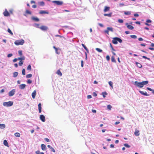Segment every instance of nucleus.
Masks as SVG:
<instances>
[{"label": "nucleus", "mask_w": 154, "mask_h": 154, "mask_svg": "<svg viewBox=\"0 0 154 154\" xmlns=\"http://www.w3.org/2000/svg\"><path fill=\"white\" fill-rule=\"evenodd\" d=\"M24 43V41L23 39L21 40H17L14 42V44L17 45H23Z\"/></svg>", "instance_id": "f257e3e1"}, {"label": "nucleus", "mask_w": 154, "mask_h": 154, "mask_svg": "<svg viewBox=\"0 0 154 154\" xmlns=\"http://www.w3.org/2000/svg\"><path fill=\"white\" fill-rule=\"evenodd\" d=\"M13 102L11 101H9L8 102H4L3 105L4 106L9 107L13 105Z\"/></svg>", "instance_id": "f03ea898"}, {"label": "nucleus", "mask_w": 154, "mask_h": 154, "mask_svg": "<svg viewBox=\"0 0 154 154\" xmlns=\"http://www.w3.org/2000/svg\"><path fill=\"white\" fill-rule=\"evenodd\" d=\"M52 2L56 5L59 6H61L63 4V2L60 1H53Z\"/></svg>", "instance_id": "7ed1b4c3"}, {"label": "nucleus", "mask_w": 154, "mask_h": 154, "mask_svg": "<svg viewBox=\"0 0 154 154\" xmlns=\"http://www.w3.org/2000/svg\"><path fill=\"white\" fill-rule=\"evenodd\" d=\"M133 84L134 85L140 88H142L143 86L142 82L135 81L134 82Z\"/></svg>", "instance_id": "20e7f679"}, {"label": "nucleus", "mask_w": 154, "mask_h": 154, "mask_svg": "<svg viewBox=\"0 0 154 154\" xmlns=\"http://www.w3.org/2000/svg\"><path fill=\"white\" fill-rule=\"evenodd\" d=\"M16 90L15 89H13L9 92L8 95L10 97H12L13 96Z\"/></svg>", "instance_id": "39448f33"}, {"label": "nucleus", "mask_w": 154, "mask_h": 154, "mask_svg": "<svg viewBox=\"0 0 154 154\" xmlns=\"http://www.w3.org/2000/svg\"><path fill=\"white\" fill-rule=\"evenodd\" d=\"M40 29H41L42 30L45 31L47 30L48 29V27L46 26H42L40 27Z\"/></svg>", "instance_id": "423d86ee"}, {"label": "nucleus", "mask_w": 154, "mask_h": 154, "mask_svg": "<svg viewBox=\"0 0 154 154\" xmlns=\"http://www.w3.org/2000/svg\"><path fill=\"white\" fill-rule=\"evenodd\" d=\"M31 19L33 21L35 22H38L39 21V19L37 17L32 16L31 17Z\"/></svg>", "instance_id": "0eeeda50"}, {"label": "nucleus", "mask_w": 154, "mask_h": 154, "mask_svg": "<svg viewBox=\"0 0 154 154\" xmlns=\"http://www.w3.org/2000/svg\"><path fill=\"white\" fill-rule=\"evenodd\" d=\"M117 37H116L113 38L112 42L113 44L116 45L118 44V41L117 39Z\"/></svg>", "instance_id": "6e6552de"}, {"label": "nucleus", "mask_w": 154, "mask_h": 154, "mask_svg": "<svg viewBox=\"0 0 154 154\" xmlns=\"http://www.w3.org/2000/svg\"><path fill=\"white\" fill-rule=\"evenodd\" d=\"M125 25L127 26V28L130 30H132L134 29V27L133 26L131 25H129L128 23H126Z\"/></svg>", "instance_id": "1a4fd4ad"}, {"label": "nucleus", "mask_w": 154, "mask_h": 154, "mask_svg": "<svg viewBox=\"0 0 154 154\" xmlns=\"http://www.w3.org/2000/svg\"><path fill=\"white\" fill-rule=\"evenodd\" d=\"M40 119L42 122H45V117L43 115H41L40 116Z\"/></svg>", "instance_id": "9d476101"}, {"label": "nucleus", "mask_w": 154, "mask_h": 154, "mask_svg": "<svg viewBox=\"0 0 154 154\" xmlns=\"http://www.w3.org/2000/svg\"><path fill=\"white\" fill-rule=\"evenodd\" d=\"M3 14L5 16L8 17L9 16L10 14L7 10L5 9V11L3 12Z\"/></svg>", "instance_id": "9b49d317"}, {"label": "nucleus", "mask_w": 154, "mask_h": 154, "mask_svg": "<svg viewBox=\"0 0 154 154\" xmlns=\"http://www.w3.org/2000/svg\"><path fill=\"white\" fill-rule=\"evenodd\" d=\"M26 86V85L25 84H22L19 86V87L20 89L23 90L25 88Z\"/></svg>", "instance_id": "f8f14e48"}, {"label": "nucleus", "mask_w": 154, "mask_h": 154, "mask_svg": "<svg viewBox=\"0 0 154 154\" xmlns=\"http://www.w3.org/2000/svg\"><path fill=\"white\" fill-rule=\"evenodd\" d=\"M139 93H140L141 94H142L143 95L146 96H149V95L146 92H144L143 91H142L140 90L139 91Z\"/></svg>", "instance_id": "ddd939ff"}, {"label": "nucleus", "mask_w": 154, "mask_h": 154, "mask_svg": "<svg viewBox=\"0 0 154 154\" xmlns=\"http://www.w3.org/2000/svg\"><path fill=\"white\" fill-rule=\"evenodd\" d=\"M47 147L49 149H50V150L52 151V152H55V149H54L52 147H51L50 145H48L47 146Z\"/></svg>", "instance_id": "4468645a"}, {"label": "nucleus", "mask_w": 154, "mask_h": 154, "mask_svg": "<svg viewBox=\"0 0 154 154\" xmlns=\"http://www.w3.org/2000/svg\"><path fill=\"white\" fill-rule=\"evenodd\" d=\"M39 13L40 14H48L49 13L48 12L45 11L41 10L40 11Z\"/></svg>", "instance_id": "2eb2a0df"}, {"label": "nucleus", "mask_w": 154, "mask_h": 154, "mask_svg": "<svg viewBox=\"0 0 154 154\" xmlns=\"http://www.w3.org/2000/svg\"><path fill=\"white\" fill-rule=\"evenodd\" d=\"M41 149L43 150H45L47 148L46 146L44 144H42L41 145Z\"/></svg>", "instance_id": "dca6fc26"}, {"label": "nucleus", "mask_w": 154, "mask_h": 154, "mask_svg": "<svg viewBox=\"0 0 154 154\" xmlns=\"http://www.w3.org/2000/svg\"><path fill=\"white\" fill-rule=\"evenodd\" d=\"M134 134L136 136H139L140 135L139 131H138V130L135 131L134 132Z\"/></svg>", "instance_id": "f3484780"}, {"label": "nucleus", "mask_w": 154, "mask_h": 154, "mask_svg": "<svg viewBox=\"0 0 154 154\" xmlns=\"http://www.w3.org/2000/svg\"><path fill=\"white\" fill-rule=\"evenodd\" d=\"M32 26L34 27L40 29V27H39V24L35 23L32 25Z\"/></svg>", "instance_id": "a211bd4d"}, {"label": "nucleus", "mask_w": 154, "mask_h": 154, "mask_svg": "<svg viewBox=\"0 0 154 154\" xmlns=\"http://www.w3.org/2000/svg\"><path fill=\"white\" fill-rule=\"evenodd\" d=\"M135 63L136 64L137 66L139 68H141L142 66L141 64L139 63L136 62Z\"/></svg>", "instance_id": "6ab92c4d"}, {"label": "nucleus", "mask_w": 154, "mask_h": 154, "mask_svg": "<svg viewBox=\"0 0 154 154\" xmlns=\"http://www.w3.org/2000/svg\"><path fill=\"white\" fill-rule=\"evenodd\" d=\"M36 91H34L32 93V98L33 99L35 98V96L36 95Z\"/></svg>", "instance_id": "aec40b11"}, {"label": "nucleus", "mask_w": 154, "mask_h": 154, "mask_svg": "<svg viewBox=\"0 0 154 154\" xmlns=\"http://www.w3.org/2000/svg\"><path fill=\"white\" fill-rule=\"evenodd\" d=\"M124 13L125 15H129L131 14V12L130 11H124Z\"/></svg>", "instance_id": "412c9836"}, {"label": "nucleus", "mask_w": 154, "mask_h": 154, "mask_svg": "<svg viewBox=\"0 0 154 154\" xmlns=\"http://www.w3.org/2000/svg\"><path fill=\"white\" fill-rule=\"evenodd\" d=\"M110 8L107 6H105V8L104 10V11L105 12H107L109 11Z\"/></svg>", "instance_id": "4be33fe9"}, {"label": "nucleus", "mask_w": 154, "mask_h": 154, "mask_svg": "<svg viewBox=\"0 0 154 154\" xmlns=\"http://www.w3.org/2000/svg\"><path fill=\"white\" fill-rule=\"evenodd\" d=\"M3 144L4 145L7 146H8V143L6 140H4L3 142Z\"/></svg>", "instance_id": "5701e85b"}, {"label": "nucleus", "mask_w": 154, "mask_h": 154, "mask_svg": "<svg viewBox=\"0 0 154 154\" xmlns=\"http://www.w3.org/2000/svg\"><path fill=\"white\" fill-rule=\"evenodd\" d=\"M148 82H149L148 81H143L142 82V83L143 86H144V85L147 84L148 83Z\"/></svg>", "instance_id": "b1692460"}, {"label": "nucleus", "mask_w": 154, "mask_h": 154, "mask_svg": "<svg viewBox=\"0 0 154 154\" xmlns=\"http://www.w3.org/2000/svg\"><path fill=\"white\" fill-rule=\"evenodd\" d=\"M112 13H110L109 14H104V15L105 16H108L109 17H111L112 15Z\"/></svg>", "instance_id": "393cba45"}, {"label": "nucleus", "mask_w": 154, "mask_h": 154, "mask_svg": "<svg viewBox=\"0 0 154 154\" xmlns=\"http://www.w3.org/2000/svg\"><path fill=\"white\" fill-rule=\"evenodd\" d=\"M18 72H15L13 74V77L14 78L17 77L18 75Z\"/></svg>", "instance_id": "a878e982"}, {"label": "nucleus", "mask_w": 154, "mask_h": 154, "mask_svg": "<svg viewBox=\"0 0 154 154\" xmlns=\"http://www.w3.org/2000/svg\"><path fill=\"white\" fill-rule=\"evenodd\" d=\"M56 73L60 76H61L62 75V73L60 70H58L57 71Z\"/></svg>", "instance_id": "bb28decb"}, {"label": "nucleus", "mask_w": 154, "mask_h": 154, "mask_svg": "<svg viewBox=\"0 0 154 154\" xmlns=\"http://www.w3.org/2000/svg\"><path fill=\"white\" fill-rule=\"evenodd\" d=\"M5 127V125L4 124H0V128L1 129H3Z\"/></svg>", "instance_id": "cd10ccee"}, {"label": "nucleus", "mask_w": 154, "mask_h": 154, "mask_svg": "<svg viewBox=\"0 0 154 154\" xmlns=\"http://www.w3.org/2000/svg\"><path fill=\"white\" fill-rule=\"evenodd\" d=\"M18 60H20V61H22V60H23L25 59V57L24 56H23L21 57H18Z\"/></svg>", "instance_id": "c85d7f7f"}, {"label": "nucleus", "mask_w": 154, "mask_h": 154, "mask_svg": "<svg viewBox=\"0 0 154 154\" xmlns=\"http://www.w3.org/2000/svg\"><path fill=\"white\" fill-rule=\"evenodd\" d=\"M107 29L108 31H110L112 32H113V29L111 27H107Z\"/></svg>", "instance_id": "c756f323"}, {"label": "nucleus", "mask_w": 154, "mask_h": 154, "mask_svg": "<svg viewBox=\"0 0 154 154\" xmlns=\"http://www.w3.org/2000/svg\"><path fill=\"white\" fill-rule=\"evenodd\" d=\"M107 94V93L106 92H102V95H103L104 98L106 97V95Z\"/></svg>", "instance_id": "7c9ffc66"}, {"label": "nucleus", "mask_w": 154, "mask_h": 154, "mask_svg": "<svg viewBox=\"0 0 154 154\" xmlns=\"http://www.w3.org/2000/svg\"><path fill=\"white\" fill-rule=\"evenodd\" d=\"M55 51V52L56 54H60V49H58V48H57V49Z\"/></svg>", "instance_id": "2f4dec72"}, {"label": "nucleus", "mask_w": 154, "mask_h": 154, "mask_svg": "<svg viewBox=\"0 0 154 154\" xmlns=\"http://www.w3.org/2000/svg\"><path fill=\"white\" fill-rule=\"evenodd\" d=\"M111 61L112 62L116 63V62L115 59V57L113 56H112L111 57Z\"/></svg>", "instance_id": "473e14b6"}, {"label": "nucleus", "mask_w": 154, "mask_h": 154, "mask_svg": "<svg viewBox=\"0 0 154 154\" xmlns=\"http://www.w3.org/2000/svg\"><path fill=\"white\" fill-rule=\"evenodd\" d=\"M95 50L100 53H101L103 52L102 50L99 48H97L95 49Z\"/></svg>", "instance_id": "72a5a7b5"}, {"label": "nucleus", "mask_w": 154, "mask_h": 154, "mask_svg": "<svg viewBox=\"0 0 154 154\" xmlns=\"http://www.w3.org/2000/svg\"><path fill=\"white\" fill-rule=\"evenodd\" d=\"M130 37L134 39H136L137 38V36L135 35H130Z\"/></svg>", "instance_id": "f704fd0d"}, {"label": "nucleus", "mask_w": 154, "mask_h": 154, "mask_svg": "<svg viewBox=\"0 0 154 154\" xmlns=\"http://www.w3.org/2000/svg\"><path fill=\"white\" fill-rule=\"evenodd\" d=\"M27 69L28 70L31 71L32 69L31 66L30 65H29L27 68Z\"/></svg>", "instance_id": "c9c22d12"}, {"label": "nucleus", "mask_w": 154, "mask_h": 154, "mask_svg": "<svg viewBox=\"0 0 154 154\" xmlns=\"http://www.w3.org/2000/svg\"><path fill=\"white\" fill-rule=\"evenodd\" d=\"M32 76V75L31 74H29L27 75L26 76V77L27 78H30Z\"/></svg>", "instance_id": "e433bc0d"}, {"label": "nucleus", "mask_w": 154, "mask_h": 154, "mask_svg": "<svg viewBox=\"0 0 154 154\" xmlns=\"http://www.w3.org/2000/svg\"><path fill=\"white\" fill-rule=\"evenodd\" d=\"M107 109L109 110H111L112 108V106L110 105H108L107 106Z\"/></svg>", "instance_id": "4c0bfd02"}, {"label": "nucleus", "mask_w": 154, "mask_h": 154, "mask_svg": "<svg viewBox=\"0 0 154 154\" xmlns=\"http://www.w3.org/2000/svg\"><path fill=\"white\" fill-rule=\"evenodd\" d=\"M14 135L17 137H19L20 136V134L18 133H16Z\"/></svg>", "instance_id": "58836bf2"}, {"label": "nucleus", "mask_w": 154, "mask_h": 154, "mask_svg": "<svg viewBox=\"0 0 154 154\" xmlns=\"http://www.w3.org/2000/svg\"><path fill=\"white\" fill-rule=\"evenodd\" d=\"M124 145L126 148H129L131 146L130 145H129L127 143H125L124 144Z\"/></svg>", "instance_id": "ea45409f"}, {"label": "nucleus", "mask_w": 154, "mask_h": 154, "mask_svg": "<svg viewBox=\"0 0 154 154\" xmlns=\"http://www.w3.org/2000/svg\"><path fill=\"white\" fill-rule=\"evenodd\" d=\"M8 32H9V33H10L11 35H13V32H12L11 31V29H9V28L8 29Z\"/></svg>", "instance_id": "a19ab883"}, {"label": "nucleus", "mask_w": 154, "mask_h": 154, "mask_svg": "<svg viewBox=\"0 0 154 154\" xmlns=\"http://www.w3.org/2000/svg\"><path fill=\"white\" fill-rule=\"evenodd\" d=\"M117 38V39L118 42H119L120 43H121L122 42V41L121 38L118 37Z\"/></svg>", "instance_id": "79ce46f5"}, {"label": "nucleus", "mask_w": 154, "mask_h": 154, "mask_svg": "<svg viewBox=\"0 0 154 154\" xmlns=\"http://www.w3.org/2000/svg\"><path fill=\"white\" fill-rule=\"evenodd\" d=\"M109 84V85L112 88H113V83L111 81H109L108 82Z\"/></svg>", "instance_id": "37998d69"}, {"label": "nucleus", "mask_w": 154, "mask_h": 154, "mask_svg": "<svg viewBox=\"0 0 154 154\" xmlns=\"http://www.w3.org/2000/svg\"><path fill=\"white\" fill-rule=\"evenodd\" d=\"M26 14H29L30 15H31L32 14L31 12L30 11H29L28 10H26Z\"/></svg>", "instance_id": "c03bdc74"}, {"label": "nucleus", "mask_w": 154, "mask_h": 154, "mask_svg": "<svg viewBox=\"0 0 154 154\" xmlns=\"http://www.w3.org/2000/svg\"><path fill=\"white\" fill-rule=\"evenodd\" d=\"M22 74L23 75H24L26 74L25 69H22Z\"/></svg>", "instance_id": "a18cd8bd"}, {"label": "nucleus", "mask_w": 154, "mask_h": 154, "mask_svg": "<svg viewBox=\"0 0 154 154\" xmlns=\"http://www.w3.org/2000/svg\"><path fill=\"white\" fill-rule=\"evenodd\" d=\"M110 47L111 48V49L112 51H116V50L113 47L111 43H110Z\"/></svg>", "instance_id": "49530a36"}, {"label": "nucleus", "mask_w": 154, "mask_h": 154, "mask_svg": "<svg viewBox=\"0 0 154 154\" xmlns=\"http://www.w3.org/2000/svg\"><path fill=\"white\" fill-rule=\"evenodd\" d=\"M23 61H22L21 60L20 61L19 63V65L20 66H22L23 64Z\"/></svg>", "instance_id": "de8ad7c7"}, {"label": "nucleus", "mask_w": 154, "mask_h": 154, "mask_svg": "<svg viewBox=\"0 0 154 154\" xmlns=\"http://www.w3.org/2000/svg\"><path fill=\"white\" fill-rule=\"evenodd\" d=\"M142 58H144V59H147V60H150V59L149 58H148L147 57H146L145 56H142Z\"/></svg>", "instance_id": "09e8293b"}, {"label": "nucleus", "mask_w": 154, "mask_h": 154, "mask_svg": "<svg viewBox=\"0 0 154 154\" xmlns=\"http://www.w3.org/2000/svg\"><path fill=\"white\" fill-rule=\"evenodd\" d=\"M55 36L56 37H59L60 38H64V37L63 36L60 35H56Z\"/></svg>", "instance_id": "8fccbe9b"}, {"label": "nucleus", "mask_w": 154, "mask_h": 154, "mask_svg": "<svg viewBox=\"0 0 154 154\" xmlns=\"http://www.w3.org/2000/svg\"><path fill=\"white\" fill-rule=\"evenodd\" d=\"M40 5L41 6H43L45 5V3L44 2L42 1L40 3Z\"/></svg>", "instance_id": "3c124183"}, {"label": "nucleus", "mask_w": 154, "mask_h": 154, "mask_svg": "<svg viewBox=\"0 0 154 154\" xmlns=\"http://www.w3.org/2000/svg\"><path fill=\"white\" fill-rule=\"evenodd\" d=\"M125 5H125L123 3H120L119 5V6L120 7H122V6H124Z\"/></svg>", "instance_id": "603ef678"}, {"label": "nucleus", "mask_w": 154, "mask_h": 154, "mask_svg": "<svg viewBox=\"0 0 154 154\" xmlns=\"http://www.w3.org/2000/svg\"><path fill=\"white\" fill-rule=\"evenodd\" d=\"M123 20L122 19H119L118 20V22L119 23H123Z\"/></svg>", "instance_id": "864d4df0"}, {"label": "nucleus", "mask_w": 154, "mask_h": 154, "mask_svg": "<svg viewBox=\"0 0 154 154\" xmlns=\"http://www.w3.org/2000/svg\"><path fill=\"white\" fill-rule=\"evenodd\" d=\"M18 53L20 55V56H21L23 54L22 52V51L21 50H19L18 51Z\"/></svg>", "instance_id": "5fc2aeb1"}, {"label": "nucleus", "mask_w": 154, "mask_h": 154, "mask_svg": "<svg viewBox=\"0 0 154 154\" xmlns=\"http://www.w3.org/2000/svg\"><path fill=\"white\" fill-rule=\"evenodd\" d=\"M32 82V81L30 79H28L27 81V83L28 84H31Z\"/></svg>", "instance_id": "6e6d98bb"}, {"label": "nucleus", "mask_w": 154, "mask_h": 154, "mask_svg": "<svg viewBox=\"0 0 154 154\" xmlns=\"http://www.w3.org/2000/svg\"><path fill=\"white\" fill-rule=\"evenodd\" d=\"M106 58L107 61H109L110 60V58L109 55H107L106 57Z\"/></svg>", "instance_id": "4d7b16f0"}, {"label": "nucleus", "mask_w": 154, "mask_h": 154, "mask_svg": "<svg viewBox=\"0 0 154 154\" xmlns=\"http://www.w3.org/2000/svg\"><path fill=\"white\" fill-rule=\"evenodd\" d=\"M82 46L86 50V49L87 48V47L85 46V45L84 44H82Z\"/></svg>", "instance_id": "13d9d810"}, {"label": "nucleus", "mask_w": 154, "mask_h": 154, "mask_svg": "<svg viewBox=\"0 0 154 154\" xmlns=\"http://www.w3.org/2000/svg\"><path fill=\"white\" fill-rule=\"evenodd\" d=\"M138 40L139 41H145V40H144L143 38H141V37H140V38H138Z\"/></svg>", "instance_id": "bf43d9fd"}, {"label": "nucleus", "mask_w": 154, "mask_h": 154, "mask_svg": "<svg viewBox=\"0 0 154 154\" xmlns=\"http://www.w3.org/2000/svg\"><path fill=\"white\" fill-rule=\"evenodd\" d=\"M146 22L150 23L152 22V20L150 19H148L146 20Z\"/></svg>", "instance_id": "052dcab7"}, {"label": "nucleus", "mask_w": 154, "mask_h": 154, "mask_svg": "<svg viewBox=\"0 0 154 154\" xmlns=\"http://www.w3.org/2000/svg\"><path fill=\"white\" fill-rule=\"evenodd\" d=\"M38 109H42L41 107V103H39L38 105Z\"/></svg>", "instance_id": "680f3d73"}, {"label": "nucleus", "mask_w": 154, "mask_h": 154, "mask_svg": "<svg viewBox=\"0 0 154 154\" xmlns=\"http://www.w3.org/2000/svg\"><path fill=\"white\" fill-rule=\"evenodd\" d=\"M13 55L12 54H9L7 55V57H11Z\"/></svg>", "instance_id": "e2e57ef3"}, {"label": "nucleus", "mask_w": 154, "mask_h": 154, "mask_svg": "<svg viewBox=\"0 0 154 154\" xmlns=\"http://www.w3.org/2000/svg\"><path fill=\"white\" fill-rule=\"evenodd\" d=\"M81 66L82 67H83V66H84V64H83V60H82L81 61Z\"/></svg>", "instance_id": "0e129e2a"}, {"label": "nucleus", "mask_w": 154, "mask_h": 154, "mask_svg": "<svg viewBox=\"0 0 154 154\" xmlns=\"http://www.w3.org/2000/svg\"><path fill=\"white\" fill-rule=\"evenodd\" d=\"M93 95L94 97H96L97 96V94L95 92L93 93Z\"/></svg>", "instance_id": "69168bd1"}, {"label": "nucleus", "mask_w": 154, "mask_h": 154, "mask_svg": "<svg viewBox=\"0 0 154 154\" xmlns=\"http://www.w3.org/2000/svg\"><path fill=\"white\" fill-rule=\"evenodd\" d=\"M45 140L47 142H50L48 138H45Z\"/></svg>", "instance_id": "338daca9"}, {"label": "nucleus", "mask_w": 154, "mask_h": 154, "mask_svg": "<svg viewBox=\"0 0 154 154\" xmlns=\"http://www.w3.org/2000/svg\"><path fill=\"white\" fill-rule=\"evenodd\" d=\"M36 154H40V152L39 150H37L35 152Z\"/></svg>", "instance_id": "774afa93"}]
</instances>
